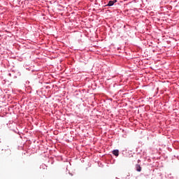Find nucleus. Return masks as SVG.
Masks as SVG:
<instances>
[{"mask_svg":"<svg viewBox=\"0 0 179 179\" xmlns=\"http://www.w3.org/2000/svg\"><path fill=\"white\" fill-rule=\"evenodd\" d=\"M135 170L136 171H138V173H141V171H142V167H141V165L139 164H136Z\"/></svg>","mask_w":179,"mask_h":179,"instance_id":"obj_1","label":"nucleus"},{"mask_svg":"<svg viewBox=\"0 0 179 179\" xmlns=\"http://www.w3.org/2000/svg\"><path fill=\"white\" fill-rule=\"evenodd\" d=\"M115 2H117V0L109 1L106 6H113Z\"/></svg>","mask_w":179,"mask_h":179,"instance_id":"obj_2","label":"nucleus"},{"mask_svg":"<svg viewBox=\"0 0 179 179\" xmlns=\"http://www.w3.org/2000/svg\"><path fill=\"white\" fill-rule=\"evenodd\" d=\"M113 155H114V156H116V157H118V156H120V150H114L113 151Z\"/></svg>","mask_w":179,"mask_h":179,"instance_id":"obj_3","label":"nucleus"},{"mask_svg":"<svg viewBox=\"0 0 179 179\" xmlns=\"http://www.w3.org/2000/svg\"><path fill=\"white\" fill-rule=\"evenodd\" d=\"M8 76H12V74H11V73H8Z\"/></svg>","mask_w":179,"mask_h":179,"instance_id":"obj_4","label":"nucleus"}]
</instances>
